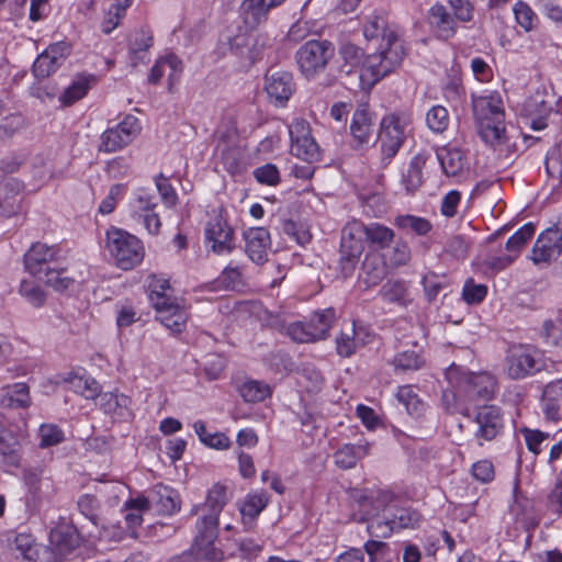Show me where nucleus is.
<instances>
[{"label":"nucleus","mask_w":562,"mask_h":562,"mask_svg":"<svg viewBox=\"0 0 562 562\" xmlns=\"http://www.w3.org/2000/svg\"><path fill=\"white\" fill-rule=\"evenodd\" d=\"M69 54V45L66 42H57L49 45L35 59L32 71L38 79H44L54 74L66 60Z\"/></svg>","instance_id":"17"},{"label":"nucleus","mask_w":562,"mask_h":562,"mask_svg":"<svg viewBox=\"0 0 562 562\" xmlns=\"http://www.w3.org/2000/svg\"><path fill=\"white\" fill-rule=\"evenodd\" d=\"M205 238L212 243V250L217 255L229 254L235 248L234 231L222 214H215L207 221Z\"/></svg>","instance_id":"16"},{"label":"nucleus","mask_w":562,"mask_h":562,"mask_svg":"<svg viewBox=\"0 0 562 562\" xmlns=\"http://www.w3.org/2000/svg\"><path fill=\"white\" fill-rule=\"evenodd\" d=\"M316 319L321 323L319 328L313 327L308 322H295L288 326V335L292 340L301 344L325 339L336 319L335 310H323V313L319 314Z\"/></svg>","instance_id":"12"},{"label":"nucleus","mask_w":562,"mask_h":562,"mask_svg":"<svg viewBox=\"0 0 562 562\" xmlns=\"http://www.w3.org/2000/svg\"><path fill=\"white\" fill-rule=\"evenodd\" d=\"M436 155L443 172L448 177L460 175L467 166V158L459 148L443 146L437 149Z\"/></svg>","instance_id":"32"},{"label":"nucleus","mask_w":562,"mask_h":562,"mask_svg":"<svg viewBox=\"0 0 562 562\" xmlns=\"http://www.w3.org/2000/svg\"><path fill=\"white\" fill-rule=\"evenodd\" d=\"M31 404L30 389L25 383H13L0 390V405L2 408H27Z\"/></svg>","instance_id":"27"},{"label":"nucleus","mask_w":562,"mask_h":562,"mask_svg":"<svg viewBox=\"0 0 562 562\" xmlns=\"http://www.w3.org/2000/svg\"><path fill=\"white\" fill-rule=\"evenodd\" d=\"M285 0H244L241 14L248 29H256L268 20L271 9L281 5Z\"/></svg>","instance_id":"23"},{"label":"nucleus","mask_w":562,"mask_h":562,"mask_svg":"<svg viewBox=\"0 0 562 562\" xmlns=\"http://www.w3.org/2000/svg\"><path fill=\"white\" fill-rule=\"evenodd\" d=\"M379 295L384 302L400 306H407L412 302L404 281L390 280L385 282L379 290Z\"/></svg>","instance_id":"39"},{"label":"nucleus","mask_w":562,"mask_h":562,"mask_svg":"<svg viewBox=\"0 0 562 562\" xmlns=\"http://www.w3.org/2000/svg\"><path fill=\"white\" fill-rule=\"evenodd\" d=\"M467 400L468 396L464 395V391H460L456 385L450 384V387L442 392L441 405L449 414H462L465 409Z\"/></svg>","instance_id":"49"},{"label":"nucleus","mask_w":562,"mask_h":562,"mask_svg":"<svg viewBox=\"0 0 562 562\" xmlns=\"http://www.w3.org/2000/svg\"><path fill=\"white\" fill-rule=\"evenodd\" d=\"M446 378L449 384L456 385L460 391H464L468 400L476 397L488 400L496 390V380L492 374L486 372H467L461 367L454 364H451L446 370Z\"/></svg>","instance_id":"5"},{"label":"nucleus","mask_w":562,"mask_h":562,"mask_svg":"<svg viewBox=\"0 0 562 562\" xmlns=\"http://www.w3.org/2000/svg\"><path fill=\"white\" fill-rule=\"evenodd\" d=\"M473 111L477 123L504 117L503 101L496 92L474 98Z\"/></svg>","instance_id":"26"},{"label":"nucleus","mask_w":562,"mask_h":562,"mask_svg":"<svg viewBox=\"0 0 562 562\" xmlns=\"http://www.w3.org/2000/svg\"><path fill=\"white\" fill-rule=\"evenodd\" d=\"M193 429L198 435L200 441L210 448L217 450H226L232 445L231 439L224 432H209L206 430L205 423L202 420H196L193 424Z\"/></svg>","instance_id":"45"},{"label":"nucleus","mask_w":562,"mask_h":562,"mask_svg":"<svg viewBox=\"0 0 562 562\" xmlns=\"http://www.w3.org/2000/svg\"><path fill=\"white\" fill-rule=\"evenodd\" d=\"M21 189L18 180L0 176V216L10 217L19 211L18 195Z\"/></svg>","instance_id":"29"},{"label":"nucleus","mask_w":562,"mask_h":562,"mask_svg":"<svg viewBox=\"0 0 562 562\" xmlns=\"http://www.w3.org/2000/svg\"><path fill=\"white\" fill-rule=\"evenodd\" d=\"M97 400L98 406L108 415L117 418H125L131 415L130 405L132 401L124 394L117 392L102 393L100 391Z\"/></svg>","instance_id":"30"},{"label":"nucleus","mask_w":562,"mask_h":562,"mask_svg":"<svg viewBox=\"0 0 562 562\" xmlns=\"http://www.w3.org/2000/svg\"><path fill=\"white\" fill-rule=\"evenodd\" d=\"M64 257L58 245L48 246L44 243H34L24 255L25 270L38 279L45 273L49 265L59 261Z\"/></svg>","instance_id":"14"},{"label":"nucleus","mask_w":562,"mask_h":562,"mask_svg":"<svg viewBox=\"0 0 562 562\" xmlns=\"http://www.w3.org/2000/svg\"><path fill=\"white\" fill-rule=\"evenodd\" d=\"M541 368L539 351L529 345H515L508 348L505 358V371L513 380L533 375Z\"/></svg>","instance_id":"8"},{"label":"nucleus","mask_w":562,"mask_h":562,"mask_svg":"<svg viewBox=\"0 0 562 562\" xmlns=\"http://www.w3.org/2000/svg\"><path fill=\"white\" fill-rule=\"evenodd\" d=\"M41 448L57 446L65 440V434L61 428L55 424H43L38 429Z\"/></svg>","instance_id":"56"},{"label":"nucleus","mask_w":562,"mask_h":562,"mask_svg":"<svg viewBox=\"0 0 562 562\" xmlns=\"http://www.w3.org/2000/svg\"><path fill=\"white\" fill-rule=\"evenodd\" d=\"M19 292L34 307H41L45 303L46 294L34 280L23 279L20 283Z\"/></svg>","instance_id":"52"},{"label":"nucleus","mask_w":562,"mask_h":562,"mask_svg":"<svg viewBox=\"0 0 562 562\" xmlns=\"http://www.w3.org/2000/svg\"><path fill=\"white\" fill-rule=\"evenodd\" d=\"M125 506L128 510L125 515V521L128 528L134 529L142 524L143 518L140 513L148 508V502L145 498H136L128 501Z\"/></svg>","instance_id":"62"},{"label":"nucleus","mask_w":562,"mask_h":562,"mask_svg":"<svg viewBox=\"0 0 562 562\" xmlns=\"http://www.w3.org/2000/svg\"><path fill=\"white\" fill-rule=\"evenodd\" d=\"M49 542L58 553L67 554L78 546L79 537L71 527L60 526L50 531Z\"/></svg>","instance_id":"38"},{"label":"nucleus","mask_w":562,"mask_h":562,"mask_svg":"<svg viewBox=\"0 0 562 562\" xmlns=\"http://www.w3.org/2000/svg\"><path fill=\"white\" fill-rule=\"evenodd\" d=\"M475 423L477 429L474 432V437L480 446H483V441L495 439L504 428L502 411L495 405L480 407L475 415Z\"/></svg>","instance_id":"15"},{"label":"nucleus","mask_w":562,"mask_h":562,"mask_svg":"<svg viewBox=\"0 0 562 562\" xmlns=\"http://www.w3.org/2000/svg\"><path fill=\"white\" fill-rule=\"evenodd\" d=\"M477 124L480 137L495 149L507 142L504 117Z\"/></svg>","instance_id":"37"},{"label":"nucleus","mask_w":562,"mask_h":562,"mask_svg":"<svg viewBox=\"0 0 562 562\" xmlns=\"http://www.w3.org/2000/svg\"><path fill=\"white\" fill-rule=\"evenodd\" d=\"M47 285L52 286L56 291L68 290L74 283V280L65 276L64 269L47 268L45 273L42 274V279Z\"/></svg>","instance_id":"59"},{"label":"nucleus","mask_w":562,"mask_h":562,"mask_svg":"<svg viewBox=\"0 0 562 562\" xmlns=\"http://www.w3.org/2000/svg\"><path fill=\"white\" fill-rule=\"evenodd\" d=\"M245 251L249 259L262 265L268 260V252L271 248L270 233L265 227H250L244 233Z\"/></svg>","instance_id":"19"},{"label":"nucleus","mask_w":562,"mask_h":562,"mask_svg":"<svg viewBox=\"0 0 562 562\" xmlns=\"http://www.w3.org/2000/svg\"><path fill=\"white\" fill-rule=\"evenodd\" d=\"M254 177L259 183L271 187L279 184L281 181L279 169L273 164L257 167L254 170Z\"/></svg>","instance_id":"63"},{"label":"nucleus","mask_w":562,"mask_h":562,"mask_svg":"<svg viewBox=\"0 0 562 562\" xmlns=\"http://www.w3.org/2000/svg\"><path fill=\"white\" fill-rule=\"evenodd\" d=\"M487 294V286L477 284L472 279L465 281L462 289L463 300L471 305L481 303Z\"/></svg>","instance_id":"64"},{"label":"nucleus","mask_w":562,"mask_h":562,"mask_svg":"<svg viewBox=\"0 0 562 562\" xmlns=\"http://www.w3.org/2000/svg\"><path fill=\"white\" fill-rule=\"evenodd\" d=\"M218 536V524L215 516H203L196 522V535L191 547V553L199 561L220 562L224 553L216 548L215 540Z\"/></svg>","instance_id":"7"},{"label":"nucleus","mask_w":562,"mask_h":562,"mask_svg":"<svg viewBox=\"0 0 562 562\" xmlns=\"http://www.w3.org/2000/svg\"><path fill=\"white\" fill-rule=\"evenodd\" d=\"M514 13L517 23L525 30L531 31L538 23V16L533 10L525 2L518 1L514 5Z\"/></svg>","instance_id":"60"},{"label":"nucleus","mask_w":562,"mask_h":562,"mask_svg":"<svg viewBox=\"0 0 562 562\" xmlns=\"http://www.w3.org/2000/svg\"><path fill=\"white\" fill-rule=\"evenodd\" d=\"M383 513V517H375L369 520L367 530L371 537L389 538L393 532H395L387 513Z\"/></svg>","instance_id":"61"},{"label":"nucleus","mask_w":562,"mask_h":562,"mask_svg":"<svg viewBox=\"0 0 562 562\" xmlns=\"http://www.w3.org/2000/svg\"><path fill=\"white\" fill-rule=\"evenodd\" d=\"M265 90L270 99L279 106H283L295 91V82L291 72L276 70L265 77Z\"/></svg>","instance_id":"18"},{"label":"nucleus","mask_w":562,"mask_h":562,"mask_svg":"<svg viewBox=\"0 0 562 562\" xmlns=\"http://www.w3.org/2000/svg\"><path fill=\"white\" fill-rule=\"evenodd\" d=\"M89 80L86 77H80L64 91V93L60 95V101L65 105H70L75 103L76 101L82 99L88 90H89Z\"/></svg>","instance_id":"57"},{"label":"nucleus","mask_w":562,"mask_h":562,"mask_svg":"<svg viewBox=\"0 0 562 562\" xmlns=\"http://www.w3.org/2000/svg\"><path fill=\"white\" fill-rule=\"evenodd\" d=\"M156 312L158 313L156 319L171 334H181L187 328L189 313L177 300L166 305H164V303H157Z\"/></svg>","instance_id":"20"},{"label":"nucleus","mask_w":562,"mask_h":562,"mask_svg":"<svg viewBox=\"0 0 562 562\" xmlns=\"http://www.w3.org/2000/svg\"><path fill=\"white\" fill-rule=\"evenodd\" d=\"M359 333L355 322L342 328L336 338V350L341 357L348 358L352 356L357 348L361 345Z\"/></svg>","instance_id":"42"},{"label":"nucleus","mask_w":562,"mask_h":562,"mask_svg":"<svg viewBox=\"0 0 562 562\" xmlns=\"http://www.w3.org/2000/svg\"><path fill=\"white\" fill-rule=\"evenodd\" d=\"M428 160L426 153H418L412 157L406 172L403 173L402 183L407 193H415L423 184V169Z\"/></svg>","instance_id":"35"},{"label":"nucleus","mask_w":562,"mask_h":562,"mask_svg":"<svg viewBox=\"0 0 562 562\" xmlns=\"http://www.w3.org/2000/svg\"><path fill=\"white\" fill-rule=\"evenodd\" d=\"M383 512L387 513L395 532L414 529L422 522V515L412 507H396L390 504Z\"/></svg>","instance_id":"34"},{"label":"nucleus","mask_w":562,"mask_h":562,"mask_svg":"<svg viewBox=\"0 0 562 562\" xmlns=\"http://www.w3.org/2000/svg\"><path fill=\"white\" fill-rule=\"evenodd\" d=\"M268 504L269 497L265 492L250 493L239 503L241 521L247 530L254 527L256 519Z\"/></svg>","instance_id":"28"},{"label":"nucleus","mask_w":562,"mask_h":562,"mask_svg":"<svg viewBox=\"0 0 562 562\" xmlns=\"http://www.w3.org/2000/svg\"><path fill=\"white\" fill-rule=\"evenodd\" d=\"M241 397L248 403H258L265 401L272 393L269 384L258 380H247L240 387Z\"/></svg>","instance_id":"48"},{"label":"nucleus","mask_w":562,"mask_h":562,"mask_svg":"<svg viewBox=\"0 0 562 562\" xmlns=\"http://www.w3.org/2000/svg\"><path fill=\"white\" fill-rule=\"evenodd\" d=\"M104 248L113 265L125 271L140 265L145 257L142 240L127 231L114 226L105 233Z\"/></svg>","instance_id":"2"},{"label":"nucleus","mask_w":562,"mask_h":562,"mask_svg":"<svg viewBox=\"0 0 562 562\" xmlns=\"http://www.w3.org/2000/svg\"><path fill=\"white\" fill-rule=\"evenodd\" d=\"M61 381L68 385L69 390L86 400H97V396L100 395L101 386L90 375L69 372L61 376Z\"/></svg>","instance_id":"31"},{"label":"nucleus","mask_w":562,"mask_h":562,"mask_svg":"<svg viewBox=\"0 0 562 562\" xmlns=\"http://www.w3.org/2000/svg\"><path fill=\"white\" fill-rule=\"evenodd\" d=\"M79 512L94 526L102 525V512L99 499L92 494H83L77 501Z\"/></svg>","instance_id":"50"},{"label":"nucleus","mask_w":562,"mask_h":562,"mask_svg":"<svg viewBox=\"0 0 562 562\" xmlns=\"http://www.w3.org/2000/svg\"><path fill=\"white\" fill-rule=\"evenodd\" d=\"M289 134L292 155L310 164L321 160V149L311 135L308 122L294 119L289 125Z\"/></svg>","instance_id":"11"},{"label":"nucleus","mask_w":562,"mask_h":562,"mask_svg":"<svg viewBox=\"0 0 562 562\" xmlns=\"http://www.w3.org/2000/svg\"><path fill=\"white\" fill-rule=\"evenodd\" d=\"M562 252V216L544 232H542L532 248L535 263L549 262L557 259Z\"/></svg>","instance_id":"13"},{"label":"nucleus","mask_w":562,"mask_h":562,"mask_svg":"<svg viewBox=\"0 0 562 562\" xmlns=\"http://www.w3.org/2000/svg\"><path fill=\"white\" fill-rule=\"evenodd\" d=\"M140 130L139 120L128 114L119 124L102 133L99 150L103 153L121 150L137 137Z\"/></svg>","instance_id":"10"},{"label":"nucleus","mask_w":562,"mask_h":562,"mask_svg":"<svg viewBox=\"0 0 562 562\" xmlns=\"http://www.w3.org/2000/svg\"><path fill=\"white\" fill-rule=\"evenodd\" d=\"M541 407L548 422L562 423V379L546 384L542 391Z\"/></svg>","instance_id":"24"},{"label":"nucleus","mask_w":562,"mask_h":562,"mask_svg":"<svg viewBox=\"0 0 562 562\" xmlns=\"http://www.w3.org/2000/svg\"><path fill=\"white\" fill-rule=\"evenodd\" d=\"M408 120L397 114L384 116L380 124L378 136L380 155L378 168L385 169L390 166L406 139Z\"/></svg>","instance_id":"4"},{"label":"nucleus","mask_w":562,"mask_h":562,"mask_svg":"<svg viewBox=\"0 0 562 562\" xmlns=\"http://www.w3.org/2000/svg\"><path fill=\"white\" fill-rule=\"evenodd\" d=\"M369 451L370 443L368 441L346 443L335 452V463L344 470L352 469L356 467L358 460L369 454Z\"/></svg>","instance_id":"33"},{"label":"nucleus","mask_w":562,"mask_h":562,"mask_svg":"<svg viewBox=\"0 0 562 562\" xmlns=\"http://www.w3.org/2000/svg\"><path fill=\"white\" fill-rule=\"evenodd\" d=\"M536 226L532 223H527L521 226L506 243V250L518 257L522 247L533 236Z\"/></svg>","instance_id":"53"},{"label":"nucleus","mask_w":562,"mask_h":562,"mask_svg":"<svg viewBox=\"0 0 562 562\" xmlns=\"http://www.w3.org/2000/svg\"><path fill=\"white\" fill-rule=\"evenodd\" d=\"M111 3L105 11L102 21V31L105 34H110L115 30L122 19L126 15L127 9L132 5L133 0H110Z\"/></svg>","instance_id":"41"},{"label":"nucleus","mask_w":562,"mask_h":562,"mask_svg":"<svg viewBox=\"0 0 562 562\" xmlns=\"http://www.w3.org/2000/svg\"><path fill=\"white\" fill-rule=\"evenodd\" d=\"M233 491L223 483H215L209 491L204 506L210 514L206 516H215L218 524V516L225 505L232 499Z\"/></svg>","instance_id":"36"},{"label":"nucleus","mask_w":562,"mask_h":562,"mask_svg":"<svg viewBox=\"0 0 562 562\" xmlns=\"http://www.w3.org/2000/svg\"><path fill=\"white\" fill-rule=\"evenodd\" d=\"M456 16H452L448 9L441 4H434L428 12V22L437 37L449 40L454 36L458 30Z\"/></svg>","instance_id":"25"},{"label":"nucleus","mask_w":562,"mask_h":562,"mask_svg":"<svg viewBox=\"0 0 562 562\" xmlns=\"http://www.w3.org/2000/svg\"><path fill=\"white\" fill-rule=\"evenodd\" d=\"M348 495L353 509L352 518L357 521L369 520L395 499V495L387 490L351 488Z\"/></svg>","instance_id":"6"},{"label":"nucleus","mask_w":562,"mask_h":562,"mask_svg":"<svg viewBox=\"0 0 562 562\" xmlns=\"http://www.w3.org/2000/svg\"><path fill=\"white\" fill-rule=\"evenodd\" d=\"M21 445L12 431L0 424V468L11 472L21 465Z\"/></svg>","instance_id":"22"},{"label":"nucleus","mask_w":562,"mask_h":562,"mask_svg":"<svg viewBox=\"0 0 562 562\" xmlns=\"http://www.w3.org/2000/svg\"><path fill=\"white\" fill-rule=\"evenodd\" d=\"M149 300L155 310H157V303H164V305L175 301V297L170 295V283L169 280L153 274L148 279Z\"/></svg>","instance_id":"43"},{"label":"nucleus","mask_w":562,"mask_h":562,"mask_svg":"<svg viewBox=\"0 0 562 562\" xmlns=\"http://www.w3.org/2000/svg\"><path fill=\"white\" fill-rule=\"evenodd\" d=\"M363 35L368 41L381 37L379 52L367 56L360 75L361 88L371 89L401 65L405 50L396 30L389 26L382 14H372L368 18L363 25Z\"/></svg>","instance_id":"1"},{"label":"nucleus","mask_w":562,"mask_h":562,"mask_svg":"<svg viewBox=\"0 0 562 562\" xmlns=\"http://www.w3.org/2000/svg\"><path fill=\"white\" fill-rule=\"evenodd\" d=\"M385 260L393 268L407 265L411 260V248L408 244L404 240H397L393 248L385 255Z\"/></svg>","instance_id":"58"},{"label":"nucleus","mask_w":562,"mask_h":562,"mask_svg":"<svg viewBox=\"0 0 562 562\" xmlns=\"http://www.w3.org/2000/svg\"><path fill=\"white\" fill-rule=\"evenodd\" d=\"M391 364L394 367L395 371H416L425 366V359L419 351L407 349L397 352L391 361Z\"/></svg>","instance_id":"44"},{"label":"nucleus","mask_w":562,"mask_h":562,"mask_svg":"<svg viewBox=\"0 0 562 562\" xmlns=\"http://www.w3.org/2000/svg\"><path fill=\"white\" fill-rule=\"evenodd\" d=\"M427 126L435 133H443L449 126V113L442 105H434L426 114Z\"/></svg>","instance_id":"55"},{"label":"nucleus","mask_w":562,"mask_h":562,"mask_svg":"<svg viewBox=\"0 0 562 562\" xmlns=\"http://www.w3.org/2000/svg\"><path fill=\"white\" fill-rule=\"evenodd\" d=\"M364 224L360 221L348 222L344 229L340 243V265L346 276L350 274L364 250Z\"/></svg>","instance_id":"9"},{"label":"nucleus","mask_w":562,"mask_h":562,"mask_svg":"<svg viewBox=\"0 0 562 562\" xmlns=\"http://www.w3.org/2000/svg\"><path fill=\"white\" fill-rule=\"evenodd\" d=\"M396 398L412 416L418 417L425 411L426 404L419 398L412 385L400 386L396 392Z\"/></svg>","instance_id":"47"},{"label":"nucleus","mask_w":562,"mask_h":562,"mask_svg":"<svg viewBox=\"0 0 562 562\" xmlns=\"http://www.w3.org/2000/svg\"><path fill=\"white\" fill-rule=\"evenodd\" d=\"M364 228L367 241L379 249L387 248L395 236L393 229L380 223L364 224Z\"/></svg>","instance_id":"46"},{"label":"nucleus","mask_w":562,"mask_h":562,"mask_svg":"<svg viewBox=\"0 0 562 562\" xmlns=\"http://www.w3.org/2000/svg\"><path fill=\"white\" fill-rule=\"evenodd\" d=\"M395 225L402 229H412L419 236L427 235L432 228L428 220L411 214L396 216Z\"/></svg>","instance_id":"51"},{"label":"nucleus","mask_w":562,"mask_h":562,"mask_svg":"<svg viewBox=\"0 0 562 562\" xmlns=\"http://www.w3.org/2000/svg\"><path fill=\"white\" fill-rule=\"evenodd\" d=\"M335 56V46L326 40H310L299 47L295 61L301 75L314 80L323 74Z\"/></svg>","instance_id":"3"},{"label":"nucleus","mask_w":562,"mask_h":562,"mask_svg":"<svg viewBox=\"0 0 562 562\" xmlns=\"http://www.w3.org/2000/svg\"><path fill=\"white\" fill-rule=\"evenodd\" d=\"M351 147L360 149L369 146L373 137V122L370 112L363 105L359 106L353 115L350 125Z\"/></svg>","instance_id":"21"},{"label":"nucleus","mask_w":562,"mask_h":562,"mask_svg":"<svg viewBox=\"0 0 562 562\" xmlns=\"http://www.w3.org/2000/svg\"><path fill=\"white\" fill-rule=\"evenodd\" d=\"M153 42L151 31L147 26H142L130 35V52L134 55L147 52Z\"/></svg>","instance_id":"54"},{"label":"nucleus","mask_w":562,"mask_h":562,"mask_svg":"<svg viewBox=\"0 0 562 562\" xmlns=\"http://www.w3.org/2000/svg\"><path fill=\"white\" fill-rule=\"evenodd\" d=\"M339 56L344 61L341 65L342 71L350 74L352 69L360 68L359 76L361 75L367 60L362 48L352 43H345L339 47Z\"/></svg>","instance_id":"40"}]
</instances>
